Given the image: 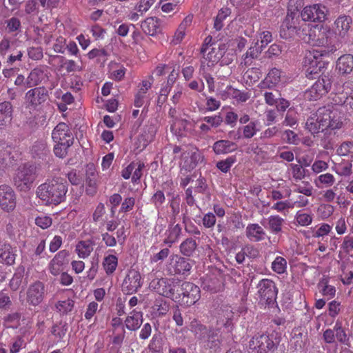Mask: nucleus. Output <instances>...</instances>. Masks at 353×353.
<instances>
[{
  "mask_svg": "<svg viewBox=\"0 0 353 353\" xmlns=\"http://www.w3.org/2000/svg\"><path fill=\"white\" fill-rule=\"evenodd\" d=\"M201 52L203 54L204 60L216 64L223 55V48L220 46L216 47L205 43L202 47Z\"/></svg>",
  "mask_w": 353,
  "mask_h": 353,
  "instance_id": "nucleus-24",
  "label": "nucleus"
},
{
  "mask_svg": "<svg viewBox=\"0 0 353 353\" xmlns=\"http://www.w3.org/2000/svg\"><path fill=\"white\" fill-rule=\"evenodd\" d=\"M52 138L54 143L66 146H71L74 139L69 126L65 123H59L52 130Z\"/></svg>",
  "mask_w": 353,
  "mask_h": 353,
  "instance_id": "nucleus-14",
  "label": "nucleus"
},
{
  "mask_svg": "<svg viewBox=\"0 0 353 353\" xmlns=\"http://www.w3.org/2000/svg\"><path fill=\"white\" fill-rule=\"evenodd\" d=\"M318 287L323 296H328L329 298H332L335 296L336 289L334 286L328 284L327 278H322L318 284Z\"/></svg>",
  "mask_w": 353,
  "mask_h": 353,
  "instance_id": "nucleus-45",
  "label": "nucleus"
},
{
  "mask_svg": "<svg viewBox=\"0 0 353 353\" xmlns=\"http://www.w3.org/2000/svg\"><path fill=\"white\" fill-rule=\"evenodd\" d=\"M268 225L265 226L272 233L278 234L282 231L284 219L279 215H271L267 219Z\"/></svg>",
  "mask_w": 353,
  "mask_h": 353,
  "instance_id": "nucleus-40",
  "label": "nucleus"
},
{
  "mask_svg": "<svg viewBox=\"0 0 353 353\" xmlns=\"http://www.w3.org/2000/svg\"><path fill=\"white\" fill-rule=\"evenodd\" d=\"M68 252L63 250L59 252L50 261L49 270L53 275H58L63 270V266L67 263Z\"/></svg>",
  "mask_w": 353,
  "mask_h": 353,
  "instance_id": "nucleus-23",
  "label": "nucleus"
},
{
  "mask_svg": "<svg viewBox=\"0 0 353 353\" xmlns=\"http://www.w3.org/2000/svg\"><path fill=\"white\" fill-rule=\"evenodd\" d=\"M26 221L21 216H11L6 225V232L10 236H20L25 230Z\"/></svg>",
  "mask_w": 353,
  "mask_h": 353,
  "instance_id": "nucleus-22",
  "label": "nucleus"
},
{
  "mask_svg": "<svg viewBox=\"0 0 353 353\" xmlns=\"http://www.w3.org/2000/svg\"><path fill=\"white\" fill-rule=\"evenodd\" d=\"M46 77L44 70L41 67L34 68L29 74L27 80V87L30 88L39 85Z\"/></svg>",
  "mask_w": 353,
  "mask_h": 353,
  "instance_id": "nucleus-33",
  "label": "nucleus"
},
{
  "mask_svg": "<svg viewBox=\"0 0 353 353\" xmlns=\"http://www.w3.org/2000/svg\"><path fill=\"white\" fill-rule=\"evenodd\" d=\"M263 49L259 45H256L253 47H250L246 52L245 54L243 55V59L245 63L248 62L247 59H252L256 58L262 52Z\"/></svg>",
  "mask_w": 353,
  "mask_h": 353,
  "instance_id": "nucleus-61",
  "label": "nucleus"
},
{
  "mask_svg": "<svg viewBox=\"0 0 353 353\" xmlns=\"http://www.w3.org/2000/svg\"><path fill=\"white\" fill-rule=\"evenodd\" d=\"M16 194L11 187L0 186V208L6 212H12L16 207Z\"/></svg>",
  "mask_w": 353,
  "mask_h": 353,
  "instance_id": "nucleus-17",
  "label": "nucleus"
},
{
  "mask_svg": "<svg viewBox=\"0 0 353 353\" xmlns=\"http://www.w3.org/2000/svg\"><path fill=\"white\" fill-rule=\"evenodd\" d=\"M257 294L263 302L270 303L277 296L278 289L274 282L269 279H261L256 285Z\"/></svg>",
  "mask_w": 353,
  "mask_h": 353,
  "instance_id": "nucleus-11",
  "label": "nucleus"
},
{
  "mask_svg": "<svg viewBox=\"0 0 353 353\" xmlns=\"http://www.w3.org/2000/svg\"><path fill=\"white\" fill-rule=\"evenodd\" d=\"M27 302L33 306L39 305L46 295L45 285L42 282L37 281L29 286L27 290Z\"/></svg>",
  "mask_w": 353,
  "mask_h": 353,
  "instance_id": "nucleus-18",
  "label": "nucleus"
},
{
  "mask_svg": "<svg viewBox=\"0 0 353 353\" xmlns=\"http://www.w3.org/2000/svg\"><path fill=\"white\" fill-rule=\"evenodd\" d=\"M301 25L299 24V13L297 8H288V14L281 26L280 36L285 39H290L302 34Z\"/></svg>",
  "mask_w": 353,
  "mask_h": 353,
  "instance_id": "nucleus-6",
  "label": "nucleus"
},
{
  "mask_svg": "<svg viewBox=\"0 0 353 353\" xmlns=\"http://www.w3.org/2000/svg\"><path fill=\"white\" fill-rule=\"evenodd\" d=\"M158 284L159 292L163 296L170 298L175 301H180L179 299L180 294L175 293L176 288H180L177 282L172 279L162 278L159 281Z\"/></svg>",
  "mask_w": 353,
  "mask_h": 353,
  "instance_id": "nucleus-20",
  "label": "nucleus"
},
{
  "mask_svg": "<svg viewBox=\"0 0 353 353\" xmlns=\"http://www.w3.org/2000/svg\"><path fill=\"white\" fill-rule=\"evenodd\" d=\"M156 0H140L135 6V10L138 11L141 14L147 12Z\"/></svg>",
  "mask_w": 353,
  "mask_h": 353,
  "instance_id": "nucleus-59",
  "label": "nucleus"
},
{
  "mask_svg": "<svg viewBox=\"0 0 353 353\" xmlns=\"http://www.w3.org/2000/svg\"><path fill=\"white\" fill-rule=\"evenodd\" d=\"M336 181L334 176L329 172L321 174L314 181V183L319 188H330Z\"/></svg>",
  "mask_w": 353,
  "mask_h": 353,
  "instance_id": "nucleus-39",
  "label": "nucleus"
},
{
  "mask_svg": "<svg viewBox=\"0 0 353 353\" xmlns=\"http://www.w3.org/2000/svg\"><path fill=\"white\" fill-rule=\"evenodd\" d=\"M332 100L336 105L346 103L353 109V81L348 80L343 85H335Z\"/></svg>",
  "mask_w": 353,
  "mask_h": 353,
  "instance_id": "nucleus-9",
  "label": "nucleus"
},
{
  "mask_svg": "<svg viewBox=\"0 0 353 353\" xmlns=\"http://www.w3.org/2000/svg\"><path fill=\"white\" fill-rule=\"evenodd\" d=\"M288 263L285 258L277 256L271 264L272 271L278 274H283L287 272Z\"/></svg>",
  "mask_w": 353,
  "mask_h": 353,
  "instance_id": "nucleus-43",
  "label": "nucleus"
},
{
  "mask_svg": "<svg viewBox=\"0 0 353 353\" xmlns=\"http://www.w3.org/2000/svg\"><path fill=\"white\" fill-rule=\"evenodd\" d=\"M276 346V342L273 336L265 334H257L249 341L248 349L252 353H267L273 350Z\"/></svg>",
  "mask_w": 353,
  "mask_h": 353,
  "instance_id": "nucleus-8",
  "label": "nucleus"
},
{
  "mask_svg": "<svg viewBox=\"0 0 353 353\" xmlns=\"http://www.w3.org/2000/svg\"><path fill=\"white\" fill-rule=\"evenodd\" d=\"M336 50L334 46H331L329 50H312L309 52L304 60V68L307 78L313 79L314 76L319 74L325 67V63L322 57L327 56Z\"/></svg>",
  "mask_w": 353,
  "mask_h": 353,
  "instance_id": "nucleus-4",
  "label": "nucleus"
},
{
  "mask_svg": "<svg viewBox=\"0 0 353 353\" xmlns=\"http://www.w3.org/2000/svg\"><path fill=\"white\" fill-rule=\"evenodd\" d=\"M231 14V10L228 8H221L215 18L214 27L216 30H220L223 26V21Z\"/></svg>",
  "mask_w": 353,
  "mask_h": 353,
  "instance_id": "nucleus-50",
  "label": "nucleus"
},
{
  "mask_svg": "<svg viewBox=\"0 0 353 353\" xmlns=\"http://www.w3.org/2000/svg\"><path fill=\"white\" fill-rule=\"evenodd\" d=\"M118 265V259L115 255L109 254L103 259V266L107 274H112Z\"/></svg>",
  "mask_w": 353,
  "mask_h": 353,
  "instance_id": "nucleus-44",
  "label": "nucleus"
},
{
  "mask_svg": "<svg viewBox=\"0 0 353 353\" xmlns=\"http://www.w3.org/2000/svg\"><path fill=\"white\" fill-rule=\"evenodd\" d=\"M302 34L299 33V38L305 43L314 46L327 47V50L332 46L331 44V35L332 32L327 28L319 26H311L302 23Z\"/></svg>",
  "mask_w": 353,
  "mask_h": 353,
  "instance_id": "nucleus-3",
  "label": "nucleus"
},
{
  "mask_svg": "<svg viewBox=\"0 0 353 353\" xmlns=\"http://www.w3.org/2000/svg\"><path fill=\"white\" fill-rule=\"evenodd\" d=\"M181 233V228L179 224L170 225L165 233V237L163 243L171 247L174 243L178 241Z\"/></svg>",
  "mask_w": 353,
  "mask_h": 353,
  "instance_id": "nucleus-35",
  "label": "nucleus"
},
{
  "mask_svg": "<svg viewBox=\"0 0 353 353\" xmlns=\"http://www.w3.org/2000/svg\"><path fill=\"white\" fill-rule=\"evenodd\" d=\"M13 107L10 102L0 103V128H3L12 119Z\"/></svg>",
  "mask_w": 353,
  "mask_h": 353,
  "instance_id": "nucleus-31",
  "label": "nucleus"
},
{
  "mask_svg": "<svg viewBox=\"0 0 353 353\" xmlns=\"http://www.w3.org/2000/svg\"><path fill=\"white\" fill-rule=\"evenodd\" d=\"M182 297L179 302L186 307L195 304L201 297L199 288L190 282H184L180 286Z\"/></svg>",
  "mask_w": 353,
  "mask_h": 353,
  "instance_id": "nucleus-12",
  "label": "nucleus"
},
{
  "mask_svg": "<svg viewBox=\"0 0 353 353\" xmlns=\"http://www.w3.org/2000/svg\"><path fill=\"white\" fill-rule=\"evenodd\" d=\"M157 129L154 125H148L143 129V132L139 137L140 145L145 148L153 141L156 134Z\"/></svg>",
  "mask_w": 353,
  "mask_h": 353,
  "instance_id": "nucleus-38",
  "label": "nucleus"
},
{
  "mask_svg": "<svg viewBox=\"0 0 353 353\" xmlns=\"http://www.w3.org/2000/svg\"><path fill=\"white\" fill-rule=\"evenodd\" d=\"M37 178V167L32 164L20 166L14 177V183L21 191L30 190Z\"/></svg>",
  "mask_w": 353,
  "mask_h": 353,
  "instance_id": "nucleus-7",
  "label": "nucleus"
},
{
  "mask_svg": "<svg viewBox=\"0 0 353 353\" xmlns=\"http://www.w3.org/2000/svg\"><path fill=\"white\" fill-rule=\"evenodd\" d=\"M143 323V312L137 309L131 311L125 320V325L129 330H138Z\"/></svg>",
  "mask_w": 353,
  "mask_h": 353,
  "instance_id": "nucleus-27",
  "label": "nucleus"
},
{
  "mask_svg": "<svg viewBox=\"0 0 353 353\" xmlns=\"http://www.w3.org/2000/svg\"><path fill=\"white\" fill-rule=\"evenodd\" d=\"M171 123V131L179 137H185L187 135L190 125V123L183 119L175 118L170 121Z\"/></svg>",
  "mask_w": 353,
  "mask_h": 353,
  "instance_id": "nucleus-32",
  "label": "nucleus"
},
{
  "mask_svg": "<svg viewBox=\"0 0 353 353\" xmlns=\"http://www.w3.org/2000/svg\"><path fill=\"white\" fill-rule=\"evenodd\" d=\"M196 246L197 245L195 240L192 238L187 239L181 243L180 251L183 255L190 256L192 255Z\"/></svg>",
  "mask_w": 353,
  "mask_h": 353,
  "instance_id": "nucleus-47",
  "label": "nucleus"
},
{
  "mask_svg": "<svg viewBox=\"0 0 353 353\" xmlns=\"http://www.w3.org/2000/svg\"><path fill=\"white\" fill-rule=\"evenodd\" d=\"M161 21L157 17H148L141 22V27L146 34L155 36L161 32Z\"/></svg>",
  "mask_w": 353,
  "mask_h": 353,
  "instance_id": "nucleus-25",
  "label": "nucleus"
},
{
  "mask_svg": "<svg viewBox=\"0 0 353 353\" xmlns=\"http://www.w3.org/2000/svg\"><path fill=\"white\" fill-rule=\"evenodd\" d=\"M293 208L292 201L290 200L277 201L271 207V209L284 214L288 211V210Z\"/></svg>",
  "mask_w": 353,
  "mask_h": 353,
  "instance_id": "nucleus-56",
  "label": "nucleus"
},
{
  "mask_svg": "<svg viewBox=\"0 0 353 353\" xmlns=\"http://www.w3.org/2000/svg\"><path fill=\"white\" fill-rule=\"evenodd\" d=\"M74 305V301L72 299L67 298L59 301L56 303L55 307L59 312L65 314L72 310Z\"/></svg>",
  "mask_w": 353,
  "mask_h": 353,
  "instance_id": "nucleus-48",
  "label": "nucleus"
},
{
  "mask_svg": "<svg viewBox=\"0 0 353 353\" xmlns=\"http://www.w3.org/2000/svg\"><path fill=\"white\" fill-rule=\"evenodd\" d=\"M93 251V243L90 241H81L75 247V252L81 259L88 258Z\"/></svg>",
  "mask_w": 353,
  "mask_h": 353,
  "instance_id": "nucleus-36",
  "label": "nucleus"
},
{
  "mask_svg": "<svg viewBox=\"0 0 353 353\" xmlns=\"http://www.w3.org/2000/svg\"><path fill=\"white\" fill-rule=\"evenodd\" d=\"M328 13L327 8L322 4H314L305 6L301 12V16L303 21L323 22Z\"/></svg>",
  "mask_w": 353,
  "mask_h": 353,
  "instance_id": "nucleus-13",
  "label": "nucleus"
},
{
  "mask_svg": "<svg viewBox=\"0 0 353 353\" xmlns=\"http://www.w3.org/2000/svg\"><path fill=\"white\" fill-rule=\"evenodd\" d=\"M332 81L328 76L319 79L306 92V97L312 101H316L325 95L331 89Z\"/></svg>",
  "mask_w": 353,
  "mask_h": 353,
  "instance_id": "nucleus-10",
  "label": "nucleus"
},
{
  "mask_svg": "<svg viewBox=\"0 0 353 353\" xmlns=\"http://www.w3.org/2000/svg\"><path fill=\"white\" fill-rule=\"evenodd\" d=\"M292 342L294 343L296 348L303 349L304 348L308 342L307 332H299L294 333L292 337Z\"/></svg>",
  "mask_w": 353,
  "mask_h": 353,
  "instance_id": "nucleus-54",
  "label": "nucleus"
},
{
  "mask_svg": "<svg viewBox=\"0 0 353 353\" xmlns=\"http://www.w3.org/2000/svg\"><path fill=\"white\" fill-rule=\"evenodd\" d=\"M246 236L252 241L258 242L265 239L266 233L257 223L248 224L245 229Z\"/></svg>",
  "mask_w": 353,
  "mask_h": 353,
  "instance_id": "nucleus-28",
  "label": "nucleus"
},
{
  "mask_svg": "<svg viewBox=\"0 0 353 353\" xmlns=\"http://www.w3.org/2000/svg\"><path fill=\"white\" fill-rule=\"evenodd\" d=\"M342 125V112L333 106L319 108L305 123V128L312 134L340 129Z\"/></svg>",
  "mask_w": 353,
  "mask_h": 353,
  "instance_id": "nucleus-1",
  "label": "nucleus"
},
{
  "mask_svg": "<svg viewBox=\"0 0 353 353\" xmlns=\"http://www.w3.org/2000/svg\"><path fill=\"white\" fill-rule=\"evenodd\" d=\"M17 256V249L12 248L10 244L5 243L2 245L0 249V263H4L7 265L14 263Z\"/></svg>",
  "mask_w": 353,
  "mask_h": 353,
  "instance_id": "nucleus-30",
  "label": "nucleus"
},
{
  "mask_svg": "<svg viewBox=\"0 0 353 353\" xmlns=\"http://www.w3.org/2000/svg\"><path fill=\"white\" fill-rule=\"evenodd\" d=\"M336 69L341 74H350L353 70V56L347 54L340 57L336 61Z\"/></svg>",
  "mask_w": 353,
  "mask_h": 353,
  "instance_id": "nucleus-29",
  "label": "nucleus"
},
{
  "mask_svg": "<svg viewBox=\"0 0 353 353\" xmlns=\"http://www.w3.org/2000/svg\"><path fill=\"white\" fill-rule=\"evenodd\" d=\"M353 149V141H345L342 143L336 150L339 156H347Z\"/></svg>",
  "mask_w": 353,
  "mask_h": 353,
  "instance_id": "nucleus-62",
  "label": "nucleus"
},
{
  "mask_svg": "<svg viewBox=\"0 0 353 353\" xmlns=\"http://www.w3.org/2000/svg\"><path fill=\"white\" fill-rule=\"evenodd\" d=\"M170 261L168 270L171 274H185L189 273L192 268L188 259L177 254L170 256Z\"/></svg>",
  "mask_w": 353,
  "mask_h": 353,
  "instance_id": "nucleus-21",
  "label": "nucleus"
},
{
  "mask_svg": "<svg viewBox=\"0 0 353 353\" xmlns=\"http://www.w3.org/2000/svg\"><path fill=\"white\" fill-rule=\"evenodd\" d=\"M190 330L195 336L201 339H205L210 331L206 326L201 324L198 320L193 319L190 324Z\"/></svg>",
  "mask_w": 353,
  "mask_h": 353,
  "instance_id": "nucleus-42",
  "label": "nucleus"
},
{
  "mask_svg": "<svg viewBox=\"0 0 353 353\" xmlns=\"http://www.w3.org/2000/svg\"><path fill=\"white\" fill-rule=\"evenodd\" d=\"M290 172L292 178L296 181H299L302 180L305 176V170L301 165L298 164H290Z\"/></svg>",
  "mask_w": 353,
  "mask_h": 353,
  "instance_id": "nucleus-55",
  "label": "nucleus"
},
{
  "mask_svg": "<svg viewBox=\"0 0 353 353\" xmlns=\"http://www.w3.org/2000/svg\"><path fill=\"white\" fill-rule=\"evenodd\" d=\"M219 95L223 100L232 98L238 102H245L250 98L248 92H241L232 86H227L224 90L220 92Z\"/></svg>",
  "mask_w": 353,
  "mask_h": 353,
  "instance_id": "nucleus-26",
  "label": "nucleus"
},
{
  "mask_svg": "<svg viewBox=\"0 0 353 353\" xmlns=\"http://www.w3.org/2000/svg\"><path fill=\"white\" fill-rule=\"evenodd\" d=\"M332 226L327 223H322L320 224L319 228L314 233V237H323L329 234V233L332 231Z\"/></svg>",
  "mask_w": 353,
  "mask_h": 353,
  "instance_id": "nucleus-64",
  "label": "nucleus"
},
{
  "mask_svg": "<svg viewBox=\"0 0 353 353\" xmlns=\"http://www.w3.org/2000/svg\"><path fill=\"white\" fill-rule=\"evenodd\" d=\"M332 170L341 176H349L352 173V165L349 161L343 162L335 165L334 167L332 168Z\"/></svg>",
  "mask_w": 353,
  "mask_h": 353,
  "instance_id": "nucleus-46",
  "label": "nucleus"
},
{
  "mask_svg": "<svg viewBox=\"0 0 353 353\" xmlns=\"http://www.w3.org/2000/svg\"><path fill=\"white\" fill-rule=\"evenodd\" d=\"M5 24L6 25V28L9 32L18 31L21 28V21L19 19L15 17H12L10 19H7L5 21Z\"/></svg>",
  "mask_w": 353,
  "mask_h": 353,
  "instance_id": "nucleus-60",
  "label": "nucleus"
},
{
  "mask_svg": "<svg viewBox=\"0 0 353 353\" xmlns=\"http://www.w3.org/2000/svg\"><path fill=\"white\" fill-rule=\"evenodd\" d=\"M141 285V276L139 272L135 269H130L123 281L122 291L125 294H131L137 292Z\"/></svg>",
  "mask_w": 353,
  "mask_h": 353,
  "instance_id": "nucleus-15",
  "label": "nucleus"
},
{
  "mask_svg": "<svg viewBox=\"0 0 353 353\" xmlns=\"http://www.w3.org/2000/svg\"><path fill=\"white\" fill-rule=\"evenodd\" d=\"M335 336L337 340L344 344H347L349 341V337L347 336L345 330L343 328L342 322L340 321H336L335 325L334 327Z\"/></svg>",
  "mask_w": 353,
  "mask_h": 353,
  "instance_id": "nucleus-51",
  "label": "nucleus"
},
{
  "mask_svg": "<svg viewBox=\"0 0 353 353\" xmlns=\"http://www.w3.org/2000/svg\"><path fill=\"white\" fill-rule=\"evenodd\" d=\"M48 98V92L44 87H37L28 90L25 95L28 107L36 108Z\"/></svg>",
  "mask_w": 353,
  "mask_h": 353,
  "instance_id": "nucleus-16",
  "label": "nucleus"
},
{
  "mask_svg": "<svg viewBox=\"0 0 353 353\" xmlns=\"http://www.w3.org/2000/svg\"><path fill=\"white\" fill-rule=\"evenodd\" d=\"M334 207L330 204L322 203L317 208V214L321 219H326L332 215Z\"/></svg>",
  "mask_w": 353,
  "mask_h": 353,
  "instance_id": "nucleus-52",
  "label": "nucleus"
},
{
  "mask_svg": "<svg viewBox=\"0 0 353 353\" xmlns=\"http://www.w3.org/2000/svg\"><path fill=\"white\" fill-rule=\"evenodd\" d=\"M212 148L216 154H224L234 151L236 145L228 140H219L213 144Z\"/></svg>",
  "mask_w": 353,
  "mask_h": 353,
  "instance_id": "nucleus-34",
  "label": "nucleus"
},
{
  "mask_svg": "<svg viewBox=\"0 0 353 353\" xmlns=\"http://www.w3.org/2000/svg\"><path fill=\"white\" fill-rule=\"evenodd\" d=\"M153 310L159 316H163L168 312L169 305L162 299H156Z\"/></svg>",
  "mask_w": 353,
  "mask_h": 353,
  "instance_id": "nucleus-57",
  "label": "nucleus"
},
{
  "mask_svg": "<svg viewBox=\"0 0 353 353\" xmlns=\"http://www.w3.org/2000/svg\"><path fill=\"white\" fill-rule=\"evenodd\" d=\"M67 192V182L59 176L47 179L36 190L37 197L44 205L60 204L65 200Z\"/></svg>",
  "mask_w": 353,
  "mask_h": 353,
  "instance_id": "nucleus-2",
  "label": "nucleus"
},
{
  "mask_svg": "<svg viewBox=\"0 0 353 353\" xmlns=\"http://www.w3.org/2000/svg\"><path fill=\"white\" fill-rule=\"evenodd\" d=\"M352 19L347 16H341L335 21L336 31L342 36L346 34L350 28Z\"/></svg>",
  "mask_w": 353,
  "mask_h": 353,
  "instance_id": "nucleus-41",
  "label": "nucleus"
},
{
  "mask_svg": "<svg viewBox=\"0 0 353 353\" xmlns=\"http://www.w3.org/2000/svg\"><path fill=\"white\" fill-rule=\"evenodd\" d=\"M296 223L301 226H308L313 221V216L311 213H307L302 210H299L295 215Z\"/></svg>",
  "mask_w": 353,
  "mask_h": 353,
  "instance_id": "nucleus-49",
  "label": "nucleus"
},
{
  "mask_svg": "<svg viewBox=\"0 0 353 353\" xmlns=\"http://www.w3.org/2000/svg\"><path fill=\"white\" fill-rule=\"evenodd\" d=\"M285 82L284 73L274 68L270 70L265 78L260 82L259 86L261 89H272Z\"/></svg>",
  "mask_w": 353,
  "mask_h": 353,
  "instance_id": "nucleus-19",
  "label": "nucleus"
},
{
  "mask_svg": "<svg viewBox=\"0 0 353 353\" xmlns=\"http://www.w3.org/2000/svg\"><path fill=\"white\" fill-rule=\"evenodd\" d=\"M52 223V218L47 215H41L35 219V224L42 229H47Z\"/></svg>",
  "mask_w": 353,
  "mask_h": 353,
  "instance_id": "nucleus-63",
  "label": "nucleus"
},
{
  "mask_svg": "<svg viewBox=\"0 0 353 353\" xmlns=\"http://www.w3.org/2000/svg\"><path fill=\"white\" fill-rule=\"evenodd\" d=\"M236 161L235 156H230L224 160H221L216 163V168L222 172L227 173Z\"/></svg>",
  "mask_w": 353,
  "mask_h": 353,
  "instance_id": "nucleus-53",
  "label": "nucleus"
},
{
  "mask_svg": "<svg viewBox=\"0 0 353 353\" xmlns=\"http://www.w3.org/2000/svg\"><path fill=\"white\" fill-rule=\"evenodd\" d=\"M272 41V35L270 31L264 30L259 34V39L256 42V45H259L264 49Z\"/></svg>",
  "mask_w": 353,
  "mask_h": 353,
  "instance_id": "nucleus-58",
  "label": "nucleus"
},
{
  "mask_svg": "<svg viewBox=\"0 0 353 353\" xmlns=\"http://www.w3.org/2000/svg\"><path fill=\"white\" fill-rule=\"evenodd\" d=\"M173 153H181L179 165L181 169L190 171L195 168L198 163H202L204 157L199 150L193 146L180 147L175 145Z\"/></svg>",
  "mask_w": 353,
  "mask_h": 353,
  "instance_id": "nucleus-5",
  "label": "nucleus"
},
{
  "mask_svg": "<svg viewBox=\"0 0 353 353\" xmlns=\"http://www.w3.org/2000/svg\"><path fill=\"white\" fill-rule=\"evenodd\" d=\"M207 339L205 341L206 345L210 349L216 350L219 348L222 343L221 336L219 334V330H210L206 335Z\"/></svg>",
  "mask_w": 353,
  "mask_h": 353,
  "instance_id": "nucleus-37",
  "label": "nucleus"
}]
</instances>
